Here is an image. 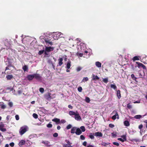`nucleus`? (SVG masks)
<instances>
[{"label":"nucleus","mask_w":147,"mask_h":147,"mask_svg":"<svg viewBox=\"0 0 147 147\" xmlns=\"http://www.w3.org/2000/svg\"><path fill=\"white\" fill-rule=\"evenodd\" d=\"M45 55H48V52L53 51L54 49V47H47L45 46Z\"/></svg>","instance_id":"1"},{"label":"nucleus","mask_w":147,"mask_h":147,"mask_svg":"<svg viewBox=\"0 0 147 147\" xmlns=\"http://www.w3.org/2000/svg\"><path fill=\"white\" fill-rule=\"evenodd\" d=\"M136 63L137 64V65H135V67H137L139 68H140L141 67L144 69H146V66L142 63L138 62H136Z\"/></svg>","instance_id":"2"},{"label":"nucleus","mask_w":147,"mask_h":147,"mask_svg":"<svg viewBox=\"0 0 147 147\" xmlns=\"http://www.w3.org/2000/svg\"><path fill=\"white\" fill-rule=\"evenodd\" d=\"M34 78L36 80H41V77L39 74H34Z\"/></svg>","instance_id":"3"},{"label":"nucleus","mask_w":147,"mask_h":147,"mask_svg":"<svg viewBox=\"0 0 147 147\" xmlns=\"http://www.w3.org/2000/svg\"><path fill=\"white\" fill-rule=\"evenodd\" d=\"M121 137L122 138H118L117 140L121 141L122 142H124V141H126L127 139L126 138V136L125 135H123L121 136Z\"/></svg>","instance_id":"4"},{"label":"nucleus","mask_w":147,"mask_h":147,"mask_svg":"<svg viewBox=\"0 0 147 147\" xmlns=\"http://www.w3.org/2000/svg\"><path fill=\"white\" fill-rule=\"evenodd\" d=\"M27 131L26 128L25 127H22L20 129V132L21 135L23 134Z\"/></svg>","instance_id":"5"},{"label":"nucleus","mask_w":147,"mask_h":147,"mask_svg":"<svg viewBox=\"0 0 147 147\" xmlns=\"http://www.w3.org/2000/svg\"><path fill=\"white\" fill-rule=\"evenodd\" d=\"M34 78V74L32 75H28L26 77V78L29 81L32 80Z\"/></svg>","instance_id":"6"},{"label":"nucleus","mask_w":147,"mask_h":147,"mask_svg":"<svg viewBox=\"0 0 147 147\" xmlns=\"http://www.w3.org/2000/svg\"><path fill=\"white\" fill-rule=\"evenodd\" d=\"M76 113L75 115V118L76 120H80L81 119V117L77 111L76 112Z\"/></svg>","instance_id":"7"},{"label":"nucleus","mask_w":147,"mask_h":147,"mask_svg":"<svg viewBox=\"0 0 147 147\" xmlns=\"http://www.w3.org/2000/svg\"><path fill=\"white\" fill-rule=\"evenodd\" d=\"M4 125L3 123L0 124V130L2 131H6L5 128H4Z\"/></svg>","instance_id":"8"},{"label":"nucleus","mask_w":147,"mask_h":147,"mask_svg":"<svg viewBox=\"0 0 147 147\" xmlns=\"http://www.w3.org/2000/svg\"><path fill=\"white\" fill-rule=\"evenodd\" d=\"M75 133L77 135H79L82 133V131L80 128H77Z\"/></svg>","instance_id":"9"},{"label":"nucleus","mask_w":147,"mask_h":147,"mask_svg":"<svg viewBox=\"0 0 147 147\" xmlns=\"http://www.w3.org/2000/svg\"><path fill=\"white\" fill-rule=\"evenodd\" d=\"M50 40V39H48L47 38H45V42L47 43V44H50L51 45H52L53 44V43Z\"/></svg>","instance_id":"10"},{"label":"nucleus","mask_w":147,"mask_h":147,"mask_svg":"<svg viewBox=\"0 0 147 147\" xmlns=\"http://www.w3.org/2000/svg\"><path fill=\"white\" fill-rule=\"evenodd\" d=\"M52 121H53L55 122L57 124H59L60 122V119L57 118H55L53 119Z\"/></svg>","instance_id":"11"},{"label":"nucleus","mask_w":147,"mask_h":147,"mask_svg":"<svg viewBox=\"0 0 147 147\" xmlns=\"http://www.w3.org/2000/svg\"><path fill=\"white\" fill-rule=\"evenodd\" d=\"M99 78L97 76H95L93 74L92 75V80H98Z\"/></svg>","instance_id":"12"},{"label":"nucleus","mask_w":147,"mask_h":147,"mask_svg":"<svg viewBox=\"0 0 147 147\" xmlns=\"http://www.w3.org/2000/svg\"><path fill=\"white\" fill-rule=\"evenodd\" d=\"M77 127H73L71 131V133L72 134H74L75 133L76 131Z\"/></svg>","instance_id":"13"},{"label":"nucleus","mask_w":147,"mask_h":147,"mask_svg":"<svg viewBox=\"0 0 147 147\" xmlns=\"http://www.w3.org/2000/svg\"><path fill=\"white\" fill-rule=\"evenodd\" d=\"M120 92L119 90H118L117 91V95L119 99H120L121 97Z\"/></svg>","instance_id":"14"},{"label":"nucleus","mask_w":147,"mask_h":147,"mask_svg":"<svg viewBox=\"0 0 147 147\" xmlns=\"http://www.w3.org/2000/svg\"><path fill=\"white\" fill-rule=\"evenodd\" d=\"M117 116V119H119V117L118 114V113L117 112H116L115 113V114L112 117V119L114 120H115L116 118V116Z\"/></svg>","instance_id":"15"},{"label":"nucleus","mask_w":147,"mask_h":147,"mask_svg":"<svg viewBox=\"0 0 147 147\" xmlns=\"http://www.w3.org/2000/svg\"><path fill=\"white\" fill-rule=\"evenodd\" d=\"M58 61H59V66H61L63 64V59L62 58H59L58 59Z\"/></svg>","instance_id":"16"},{"label":"nucleus","mask_w":147,"mask_h":147,"mask_svg":"<svg viewBox=\"0 0 147 147\" xmlns=\"http://www.w3.org/2000/svg\"><path fill=\"white\" fill-rule=\"evenodd\" d=\"M95 136H96L102 137V134L101 132H96L95 134Z\"/></svg>","instance_id":"17"},{"label":"nucleus","mask_w":147,"mask_h":147,"mask_svg":"<svg viewBox=\"0 0 147 147\" xmlns=\"http://www.w3.org/2000/svg\"><path fill=\"white\" fill-rule=\"evenodd\" d=\"M13 76L12 75H8L6 76V78L8 80H11L13 78Z\"/></svg>","instance_id":"18"},{"label":"nucleus","mask_w":147,"mask_h":147,"mask_svg":"<svg viewBox=\"0 0 147 147\" xmlns=\"http://www.w3.org/2000/svg\"><path fill=\"white\" fill-rule=\"evenodd\" d=\"M96 65L98 67L100 68L101 67V63L98 61H97L95 63Z\"/></svg>","instance_id":"19"},{"label":"nucleus","mask_w":147,"mask_h":147,"mask_svg":"<svg viewBox=\"0 0 147 147\" xmlns=\"http://www.w3.org/2000/svg\"><path fill=\"white\" fill-rule=\"evenodd\" d=\"M124 125L126 126H129L130 125L128 121L126 120L124 122Z\"/></svg>","instance_id":"20"},{"label":"nucleus","mask_w":147,"mask_h":147,"mask_svg":"<svg viewBox=\"0 0 147 147\" xmlns=\"http://www.w3.org/2000/svg\"><path fill=\"white\" fill-rule=\"evenodd\" d=\"M71 62L70 61H68L67 63L66 66V68H67V69H69L70 68L71 66Z\"/></svg>","instance_id":"21"},{"label":"nucleus","mask_w":147,"mask_h":147,"mask_svg":"<svg viewBox=\"0 0 147 147\" xmlns=\"http://www.w3.org/2000/svg\"><path fill=\"white\" fill-rule=\"evenodd\" d=\"M22 69L24 71H27V70L28 69V67L27 65H25L23 67Z\"/></svg>","instance_id":"22"},{"label":"nucleus","mask_w":147,"mask_h":147,"mask_svg":"<svg viewBox=\"0 0 147 147\" xmlns=\"http://www.w3.org/2000/svg\"><path fill=\"white\" fill-rule=\"evenodd\" d=\"M76 113L75 112L72 111H70L69 112V114L70 115H75Z\"/></svg>","instance_id":"23"},{"label":"nucleus","mask_w":147,"mask_h":147,"mask_svg":"<svg viewBox=\"0 0 147 147\" xmlns=\"http://www.w3.org/2000/svg\"><path fill=\"white\" fill-rule=\"evenodd\" d=\"M25 143V141L24 140H21L20 143H19V146H20V145H22L24 144Z\"/></svg>","instance_id":"24"},{"label":"nucleus","mask_w":147,"mask_h":147,"mask_svg":"<svg viewBox=\"0 0 147 147\" xmlns=\"http://www.w3.org/2000/svg\"><path fill=\"white\" fill-rule=\"evenodd\" d=\"M1 108L2 109H5L6 107V106L4 104V103L2 102V104H1L0 105Z\"/></svg>","instance_id":"25"},{"label":"nucleus","mask_w":147,"mask_h":147,"mask_svg":"<svg viewBox=\"0 0 147 147\" xmlns=\"http://www.w3.org/2000/svg\"><path fill=\"white\" fill-rule=\"evenodd\" d=\"M42 143L45 144L46 146H48L49 142L48 141H42Z\"/></svg>","instance_id":"26"},{"label":"nucleus","mask_w":147,"mask_h":147,"mask_svg":"<svg viewBox=\"0 0 147 147\" xmlns=\"http://www.w3.org/2000/svg\"><path fill=\"white\" fill-rule=\"evenodd\" d=\"M139 59L138 56H136L134 57L132 59V60L133 61H134L136 60H139Z\"/></svg>","instance_id":"27"},{"label":"nucleus","mask_w":147,"mask_h":147,"mask_svg":"<svg viewBox=\"0 0 147 147\" xmlns=\"http://www.w3.org/2000/svg\"><path fill=\"white\" fill-rule=\"evenodd\" d=\"M88 77H84L83 79L81 82H85L88 81Z\"/></svg>","instance_id":"28"},{"label":"nucleus","mask_w":147,"mask_h":147,"mask_svg":"<svg viewBox=\"0 0 147 147\" xmlns=\"http://www.w3.org/2000/svg\"><path fill=\"white\" fill-rule=\"evenodd\" d=\"M110 87H111V88H113V89H114V90L116 89L117 88V87L114 84H111Z\"/></svg>","instance_id":"29"},{"label":"nucleus","mask_w":147,"mask_h":147,"mask_svg":"<svg viewBox=\"0 0 147 147\" xmlns=\"http://www.w3.org/2000/svg\"><path fill=\"white\" fill-rule=\"evenodd\" d=\"M131 77L133 80H135L136 81V80L137 79V78L135 77L134 74H132L131 75Z\"/></svg>","instance_id":"30"},{"label":"nucleus","mask_w":147,"mask_h":147,"mask_svg":"<svg viewBox=\"0 0 147 147\" xmlns=\"http://www.w3.org/2000/svg\"><path fill=\"white\" fill-rule=\"evenodd\" d=\"M142 117V116L140 115H137L135 116L134 118L137 119H140Z\"/></svg>","instance_id":"31"},{"label":"nucleus","mask_w":147,"mask_h":147,"mask_svg":"<svg viewBox=\"0 0 147 147\" xmlns=\"http://www.w3.org/2000/svg\"><path fill=\"white\" fill-rule=\"evenodd\" d=\"M80 129H81V130L82 132H84L85 131V127L84 126H82L80 127Z\"/></svg>","instance_id":"32"},{"label":"nucleus","mask_w":147,"mask_h":147,"mask_svg":"<svg viewBox=\"0 0 147 147\" xmlns=\"http://www.w3.org/2000/svg\"><path fill=\"white\" fill-rule=\"evenodd\" d=\"M103 81L105 83H107L108 82V78H105L103 79Z\"/></svg>","instance_id":"33"},{"label":"nucleus","mask_w":147,"mask_h":147,"mask_svg":"<svg viewBox=\"0 0 147 147\" xmlns=\"http://www.w3.org/2000/svg\"><path fill=\"white\" fill-rule=\"evenodd\" d=\"M127 107L128 109H130L132 108V106L130 103L127 104Z\"/></svg>","instance_id":"34"},{"label":"nucleus","mask_w":147,"mask_h":147,"mask_svg":"<svg viewBox=\"0 0 147 147\" xmlns=\"http://www.w3.org/2000/svg\"><path fill=\"white\" fill-rule=\"evenodd\" d=\"M85 101L87 103H89L90 102V98L88 97H86L85 99Z\"/></svg>","instance_id":"35"},{"label":"nucleus","mask_w":147,"mask_h":147,"mask_svg":"<svg viewBox=\"0 0 147 147\" xmlns=\"http://www.w3.org/2000/svg\"><path fill=\"white\" fill-rule=\"evenodd\" d=\"M7 66L8 67H15L13 65H12L10 61H8V64Z\"/></svg>","instance_id":"36"},{"label":"nucleus","mask_w":147,"mask_h":147,"mask_svg":"<svg viewBox=\"0 0 147 147\" xmlns=\"http://www.w3.org/2000/svg\"><path fill=\"white\" fill-rule=\"evenodd\" d=\"M89 137L91 139H93L94 138V136L92 133H90L89 135Z\"/></svg>","instance_id":"37"},{"label":"nucleus","mask_w":147,"mask_h":147,"mask_svg":"<svg viewBox=\"0 0 147 147\" xmlns=\"http://www.w3.org/2000/svg\"><path fill=\"white\" fill-rule=\"evenodd\" d=\"M45 53V50H41L39 51L38 54L39 55H41L43 54L44 53Z\"/></svg>","instance_id":"38"},{"label":"nucleus","mask_w":147,"mask_h":147,"mask_svg":"<svg viewBox=\"0 0 147 147\" xmlns=\"http://www.w3.org/2000/svg\"><path fill=\"white\" fill-rule=\"evenodd\" d=\"M131 141L132 142L134 141V142H137L139 141V140L138 139H137V138L133 139L131 140Z\"/></svg>","instance_id":"39"},{"label":"nucleus","mask_w":147,"mask_h":147,"mask_svg":"<svg viewBox=\"0 0 147 147\" xmlns=\"http://www.w3.org/2000/svg\"><path fill=\"white\" fill-rule=\"evenodd\" d=\"M32 115H33V117L34 118H35V119H36V118H38V115L34 113Z\"/></svg>","instance_id":"40"},{"label":"nucleus","mask_w":147,"mask_h":147,"mask_svg":"<svg viewBox=\"0 0 147 147\" xmlns=\"http://www.w3.org/2000/svg\"><path fill=\"white\" fill-rule=\"evenodd\" d=\"M72 127V125L69 124L66 127V129H70Z\"/></svg>","instance_id":"41"},{"label":"nucleus","mask_w":147,"mask_h":147,"mask_svg":"<svg viewBox=\"0 0 147 147\" xmlns=\"http://www.w3.org/2000/svg\"><path fill=\"white\" fill-rule=\"evenodd\" d=\"M39 91L40 92L43 93L44 91V88H39Z\"/></svg>","instance_id":"42"},{"label":"nucleus","mask_w":147,"mask_h":147,"mask_svg":"<svg viewBox=\"0 0 147 147\" xmlns=\"http://www.w3.org/2000/svg\"><path fill=\"white\" fill-rule=\"evenodd\" d=\"M80 138L81 140H84L85 139V137L83 135L80 136Z\"/></svg>","instance_id":"43"},{"label":"nucleus","mask_w":147,"mask_h":147,"mask_svg":"<svg viewBox=\"0 0 147 147\" xmlns=\"http://www.w3.org/2000/svg\"><path fill=\"white\" fill-rule=\"evenodd\" d=\"M108 144H109L108 143H105V142H102L101 144V145H102V146H106Z\"/></svg>","instance_id":"44"},{"label":"nucleus","mask_w":147,"mask_h":147,"mask_svg":"<svg viewBox=\"0 0 147 147\" xmlns=\"http://www.w3.org/2000/svg\"><path fill=\"white\" fill-rule=\"evenodd\" d=\"M8 105L11 107H12L13 105V103L11 102H9L8 104Z\"/></svg>","instance_id":"45"},{"label":"nucleus","mask_w":147,"mask_h":147,"mask_svg":"<svg viewBox=\"0 0 147 147\" xmlns=\"http://www.w3.org/2000/svg\"><path fill=\"white\" fill-rule=\"evenodd\" d=\"M52 126V125L50 123H49L47 125V127L48 128H51Z\"/></svg>","instance_id":"46"},{"label":"nucleus","mask_w":147,"mask_h":147,"mask_svg":"<svg viewBox=\"0 0 147 147\" xmlns=\"http://www.w3.org/2000/svg\"><path fill=\"white\" fill-rule=\"evenodd\" d=\"M78 90L79 92H81L82 89L81 87H79L78 88Z\"/></svg>","instance_id":"47"},{"label":"nucleus","mask_w":147,"mask_h":147,"mask_svg":"<svg viewBox=\"0 0 147 147\" xmlns=\"http://www.w3.org/2000/svg\"><path fill=\"white\" fill-rule=\"evenodd\" d=\"M109 126L110 127L112 128L114 127L115 125L114 124H113L110 123L109 124Z\"/></svg>","instance_id":"48"},{"label":"nucleus","mask_w":147,"mask_h":147,"mask_svg":"<svg viewBox=\"0 0 147 147\" xmlns=\"http://www.w3.org/2000/svg\"><path fill=\"white\" fill-rule=\"evenodd\" d=\"M113 144L114 145H116L117 146H119V144L117 142H113Z\"/></svg>","instance_id":"49"},{"label":"nucleus","mask_w":147,"mask_h":147,"mask_svg":"<svg viewBox=\"0 0 147 147\" xmlns=\"http://www.w3.org/2000/svg\"><path fill=\"white\" fill-rule=\"evenodd\" d=\"M15 118L17 120H18L19 119V115H16L15 116Z\"/></svg>","instance_id":"50"},{"label":"nucleus","mask_w":147,"mask_h":147,"mask_svg":"<svg viewBox=\"0 0 147 147\" xmlns=\"http://www.w3.org/2000/svg\"><path fill=\"white\" fill-rule=\"evenodd\" d=\"M58 136V134L57 133H55L53 134V136L55 137H57Z\"/></svg>","instance_id":"51"},{"label":"nucleus","mask_w":147,"mask_h":147,"mask_svg":"<svg viewBox=\"0 0 147 147\" xmlns=\"http://www.w3.org/2000/svg\"><path fill=\"white\" fill-rule=\"evenodd\" d=\"M17 92L18 94H20L22 92V91L21 90H19Z\"/></svg>","instance_id":"52"},{"label":"nucleus","mask_w":147,"mask_h":147,"mask_svg":"<svg viewBox=\"0 0 147 147\" xmlns=\"http://www.w3.org/2000/svg\"><path fill=\"white\" fill-rule=\"evenodd\" d=\"M10 146L11 147H13L14 145V143L12 142L9 144Z\"/></svg>","instance_id":"53"},{"label":"nucleus","mask_w":147,"mask_h":147,"mask_svg":"<svg viewBox=\"0 0 147 147\" xmlns=\"http://www.w3.org/2000/svg\"><path fill=\"white\" fill-rule=\"evenodd\" d=\"M81 69H82V68H81V67H78L76 69V70H77V71H80Z\"/></svg>","instance_id":"54"},{"label":"nucleus","mask_w":147,"mask_h":147,"mask_svg":"<svg viewBox=\"0 0 147 147\" xmlns=\"http://www.w3.org/2000/svg\"><path fill=\"white\" fill-rule=\"evenodd\" d=\"M143 127V125L142 124H141L140 125L138 126V128L139 129H141Z\"/></svg>","instance_id":"55"},{"label":"nucleus","mask_w":147,"mask_h":147,"mask_svg":"<svg viewBox=\"0 0 147 147\" xmlns=\"http://www.w3.org/2000/svg\"><path fill=\"white\" fill-rule=\"evenodd\" d=\"M83 145L84 146H86V145H87V142H86V141H84V142L83 143Z\"/></svg>","instance_id":"56"},{"label":"nucleus","mask_w":147,"mask_h":147,"mask_svg":"<svg viewBox=\"0 0 147 147\" xmlns=\"http://www.w3.org/2000/svg\"><path fill=\"white\" fill-rule=\"evenodd\" d=\"M68 107L71 109H72L73 108V107L70 105H68Z\"/></svg>","instance_id":"57"},{"label":"nucleus","mask_w":147,"mask_h":147,"mask_svg":"<svg viewBox=\"0 0 147 147\" xmlns=\"http://www.w3.org/2000/svg\"><path fill=\"white\" fill-rule=\"evenodd\" d=\"M111 134H112V136L113 137H116V134H114V133H111Z\"/></svg>","instance_id":"58"},{"label":"nucleus","mask_w":147,"mask_h":147,"mask_svg":"<svg viewBox=\"0 0 147 147\" xmlns=\"http://www.w3.org/2000/svg\"><path fill=\"white\" fill-rule=\"evenodd\" d=\"M140 101H135L134 102V103H140Z\"/></svg>","instance_id":"59"},{"label":"nucleus","mask_w":147,"mask_h":147,"mask_svg":"<svg viewBox=\"0 0 147 147\" xmlns=\"http://www.w3.org/2000/svg\"><path fill=\"white\" fill-rule=\"evenodd\" d=\"M57 129L58 130H59L61 129V127L59 125L57 126Z\"/></svg>","instance_id":"60"},{"label":"nucleus","mask_w":147,"mask_h":147,"mask_svg":"<svg viewBox=\"0 0 147 147\" xmlns=\"http://www.w3.org/2000/svg\"><path fill=\"white\" fill-rule=\"evenodd\" d=\"M9 67H8L7 66V67H6L5 68V70H9Z\"/></svg>","instance_id":"61"},{"label":"nucleus","mask_w":147,"mask_h":147,"mask_svg":"<svg viewBox=\"0 0 147 147\" xmlns=\"http://www.w3.org/2000/svg\"><path fill=\"white\" fill-rule=\"evenodd\" d=\"M83 53H80L79 54V56L80 57H82L83 56Z\"/></svg>","instance_id":"62"},{"label":"nucleus","mask_w":147,"mask_h":147,"mask_svg":"<svg viewBox=\"0 0 147 147\" xmlns=\"http://www.w3.org/2000/svg\"><path fill=\"white\" fill-rule=\"evenodd\" d=\"M5 147H9V144H6L5 146Z\"/></svg>","instance_id":"63"},{"label":"nucleus","mask_w":147,"mask_h":147,"mask_svg":"<svg viewBox=\"0 0 147 147\" xmlns=\"http://www.w3.org/2000/svg\"><path fill=\"white\" fill-rule=\"evenodd\" d=\"M87 147H94L92 145H89L87 146Z\"/></svg>","instance_id":"64"}]
</instances>
